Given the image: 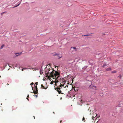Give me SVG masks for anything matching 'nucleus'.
<instances>
[{
	"label": "nucleus",
	"mask_w": 123,
	"mask_h": 123,
	"mask_svg": "<svg viewBox=\"0 0 123 123\" xmlns=\"http://www.w3.org/2000/svg\"><path fill=\"white\" fill-rule=\"evenodd\" d=\"M25 69L24 68H23L22 69V71H23L24 70V69Z\"/></svg>",
	"instance_id": "nucleus-24"
},
{
	"label": "nucleus",
	"mask_w": 123,
	"mask_h": 123,
	"mask_svg": "<svg viewBox=\"0 0 123 123\" xmlns=\"http://www.w3.org/2000/svg\"><path fill=\"white\" fill-rule=\"evenodd\" d=\"M51 70H52V71L50 72V69H47L45 71V74L46 77H48L49 78L50 77H52L54 79H56L55 80L58 78L60 75L59 73L56 71L55 72V73H54L53 71H55L53 68H51Z\"/></svg>",
	"instance_id": "nucleus-1"
},
{
	"label": "nucleus",
	"mask_w": 123,
	"mask_h": 123,
	"mask_svg": "<svg viewBox=\"0 0 123 123\" xmlns=\"http://www.w3.org/2000/svg\"><path fill=\"white\" fill-rule=\"evenodd\" d=\"M91 88H92L93 89L96 90V86H93L92 85H91L90 86Z\"/></svg>",
	"instance_id": "nucleus-4"
},
{
	"label": "nucleus",
	"mask_w": 123,
	"mask_h": 123,
	"mask_svg": "<svg viewBox=\"0 0 123 123\" xmlns=\"http://www.w3.org/2000/svg\"><path fill=\"white\" fill-rule=\"evenodd\" d=\"M29 94H28V96H27V98H28V97L29 98Z\"/></svg>",
	"instance_id": "nucleus-22"
},
{
	"label": "nucleus",
	"mask_w": 123,
	"mask_h": 123,
	"mask_svg": "<svg viewBox=\"0 0 123 123\" xmlns=\"http://www.w3.org/2000/svg\"><path fill=\"white\" fill-rule=\"evenodd\" d=\"M4 46L5 45L4 44H3L2 45L0 49H2L3 48Z\"/></svg>",
	"instance_id": "nucleus-10"
},
{
	"label": "nucleus",
	"mask_w": 123,
	"mask_h": 123,
	"mask_svg": "<svg viewBox=\"0 0 123 123\" xmlns=\"http://www.w3.org/2000/svg\"><path fill=\"white\" fill-rule=\"evenodd\" d=\"M49 78V80H50V81H51L52 80V79L51 78H49Z\"/></svg>",
	"instance_id": "nucleus-18"
},
{
	"label": "nucleus",
	"mask_w": 123,
	"mask_h": 123,
	"mask_svg": "<svg viewBox=\"0 0 123 123\" xmlns=\"http://www.w3.org/2000/svg\"><path fill=\"white\" fill-rule=\"evenodd\" d=\"M34 84V83H33V82H32V83H31V84H30V85H33Z\"/></svg>",
	"instance_id": "nucleus-19"
},
{
	"label": "nucleus",
	"mask_w": 123,
	"mask_h": 123,
	"mask_svg": "<svg viewBox=\"0 0 123 123\" xmlns=\"http://www.w3.org/2000/svg\"><path fill=\"white\" fill-rule=\"evenodd\" d=\"M15 54L16 55V56H18V55H20L22 54V52H21L20 53H15Z\"/></svg>",
	"instance_id": "nucleus-5"
},
{
	"label": "nucleus",
	"mask_w": 123,
	"mask_h": 123,
	"mask_svg": "<svg viewBox=\"0 0 123 123\" xmlns=\"http://www.w3.org/2000/svg\"><path fill=\"white\" fill-rule=\"evenodd\" d=\"M54 82H55L54 81H52L51 82H50V84H53V83H54Z\"/></svg>",
	"instance_id": "nucleus-12"
},
{
	"label": "nucleus",
	"mask_w": 123,
	"mask_h": 123,
	"mask_svg": "<svg viewBox=\"0 0 123 123\" xmlns=\"http://www.w3.org/2000/svg\"><path fill=\"white\" fill-rule=\"evenodd\" d=\"M34 118L35 119V117L34 116H33Z\"/></svg>",
	"instance_id": "nucleus-30"
},
{
	"label": "nucleus",
	"mask_w": 123,
	"mask_h": 123,
	"mask_svg": "<svg viewBox=\"0 0 123 123\" xmlns=\"http://www.w3.org/2000/svg\"><path fill=\"white\" fill-rule=\"evenodd\" d=\"M66 86H67V87H68V85H66Z\"/></svg>",
	"instance_id": "nucleus-27"
},
{
	"label": "nucleus",
	"mask_w": 123,
	"mask_h": 123,
	"mask_svg": "<svg viewBox=\"0 0 123 123\" xmlns=\"http://www.w3.org/2000/svg\"><path fill=\"white\" fill-rule=\"evenodd\" d=\"M41 86L43 88V89H46L47 88V87L45 88V87L43 86V85L42 84L41 85Z\"/></svg>",
	"instance_id": "nucleus-7"
},
{
	"label": "nucleus",
	"mask_w": 123,
	"mask_h": 123,
	"mask_svg": "<svg viewBox=\"0 0 123 123\" xmlns=\"http://www.w3.org/2000/svg\"><path fill=\"white\" fill-rule=\"evenodd\" d=\"M35 96H36V97H37V95H36V94H35Z\"/></svg>",
	"instance_id": "nucleus-20"
},
{
	"label": "nucleus",
	"mask_w": 123,
	"mask_h": 123,
	"mask_svg": "<svg viewBox=\"0 0 123 123\" xmlns=\"http://www.w3.org/2000/svg\"><path fill=\"white\" fill-rule=\"evenodd\" d=\"M35 84L36 85H35V86H37V82H36L35 83Z\"/></svg>",
	"instance_id": "nucleus-16"
},
{
	"label": "nucleus",
	"mask_w": 123,
	"mask_h": 123,
	"mask_svg": "<svg viewBox=\"0 0 123 123\" xmlns=\"http://www.w3.org/2000/svg\"><path fill=\"white\" fill-rule=\"evenodd\" d=\"M53 113L54 114H55V112H53Z\"/></svg>",
	"instance_id": "nucleus-28"
},
{
	"label": "nucleus",
	"mask_w": 123,
	"mask_h": 123,
	"mask_svg": "<svg viewBox=\"0 0 123 123\" xmlns=\"http://www.w3.org/2000/svg\"><path fill=\"white\" fill-rule=\"evenodd\" d=\"M62 121H60V123H61V122H62Z\"/></svg>",
	"instance_id": "nucleus-23"
},
{
	"label": "nucleus",
	"mask_w": 123,
	"mask_h": 123,
	"mask_svg": "<svg viewBox=\"0 0 123 123\" xmlns=\"http://www.w3.org/2000/svg\"><path fill=\"white\" fill-rule=\"evenodd\" d=\"M26 99H27V100H29L28 98H27V97Z\"/></svg>",
	"instance_id": "nucleus-21"
},
{
	"label": "nucleus",
	"mask_w": 123,
	"mask_h": 123,
	"mask_svg": "<svg viewBox=\"0 0 123 123\" xmlns=\"http://www.w3.org/2000/svg\"><path fill=\"white\" fill-rule=\"evenodd\" d=\"M72 48H73V49H75V51H76V47H71V49Z\"/></svg>",
	"instance_id": "nucleus-13"
},
{
	"label": "nucleus",
	"mask_w": 123,
	"mask_h": 123,
	"mask_svg": "<svg viewBox=\"0 0 123 123\" xmlns=\"http://www.w3.org/2000/svg\"><path fill=\"white\" fill-rule=\"evenodd\" d=\"M64 86V85L63 84H61L59 86V88H63V86Z\"/></svg>",
	"instance_id": "nucleus-8"
},
{
	"label": "nucleus",
	"mask_w": 123,
	"mask_h": 123,
	"mask_svg": "<svg viewBox=\"0 0 123 123\" xmlns=\"http://www.w3.org/2000/svg\"><path fill=\"white\" fill-rule=\"evenodd\" d=\"M104 66H105V65H103V67H104Z\"/></svg>",
	"instance_id": "nucleus-26"
},
{
	"label": "nucleus",
	"mask_w": 123,
	"mask_h": 123,
	"mask_svg": "<svg viewBox=\"0 0 123 123\" xmlns=\"http://www.w3.org/2000/svg\"><path fill=\"white\" fill-rule=\"evenodd\" d=\"M111 68L110 67L109 68H107L106 69V71H111Z\"/></svg>",
	"instance_id": "nucleus-6"
},
{
	"label": "nucleus",
	"mask_w": 123,
	"mask_h": 123,
	"mask_svg": "<svg viewBox=\"0 0 123 123\" xmlns=\"http://www.w3.org/2000/svg\"><path fill=\"white\" fill-rule=\"evenodd\" d=\"M21 3V2H20V3L18 4V5L15 6H14L13 7H16L18 6L19 5V4Z\"/></svg>",
	"instance_id": "nucleus-11"
},
{
	"label": "nucleus",
	"mask_w": 123,
	"mask_h": 123,
	"mask_svg": "<svg viewBox=\"0 0 123 123\" xmlns=\"http://www.w3.org/2000/svg\"><path fill=\"white\" fill-rule=\"evenodd\" d=\"M59 55V54H54V55Z\"/></svg>",
	"instance_id": "nucleus-15"
},
{
	"label": "nucleus",
	"mask_w": 123,
	"mask_h": 123,
	"mask_svg": "<svg viewBox=\"0 0 123 123\" xmlns=\"http://www.w3.org/2000/svg\"><path fill=\"white\" fill-rule=\"evenodd\" d=\"M117 71L116 70H114L111 72L112 73H116Z\"/></svg>",
	"instance_id": "nucleus-9"
},
{
	"label": "nucleus",
	"mask_w": 123,
	"mask_h": 123,
	"mask_svg": "<svg viewBox=\"0 0 123 123\" xmlns=\"http://www.w3.org/2000/svg\"><path fill=\"white\" fill-rule=\"evenodd\" d=\"M34 86L35 88V90H33V88L32 86V89L33 90V93L35 94H37L38 93V89L37 86H35V85H34Z\"/></svg>",
	"instance_id": "nucleus-3"
},
{
	"label": "nucleus",
	"mask_w": 123,
	"mask_h": 123,
	"mask_svg": "<svg viewBox=\"0 0 123 123\" xmlns=\"http://www.w3.org/2000/svg\"><path fill=\"white\" fill-rule=\"evenodd\" d=\"M58 57H59V59H60V58H62V56H59V55H57Z\"/></svg>",
	"instance_id": "nucleus-14"
},
{
	"label": "nucleus",
	"mask_w": 123,
	"mask_h": 123,
	"mask_svg": "<svg viewBox=\"0 0 123 123\" xmlns=\"http://www.w3.org/2000/svg\"><path fill=\"white\" fill-rule=\"evenodd\" d=\"M5 13V12H2V13Z\"/></svg>",
	"instance_id": "nucleus-25"
},
{
	"label": "nucleus",
	"mask_w": 123,
	"mask_h": 123,
	"mask_svg": "<svg viewBox=\"0 0 123 123\" xmlns=\"http://www.w3.org/2000/svg\"><path fill=\"white\" fill-rule=\"evenodd\" d=\"M9 85V84H7V85Z\"/></svg>",
	"instance_id": "nucleus-29"
},
{
	"label": "nucleus",
	"mask_w": 123,
	"mask_h": 123,
	"mask_svg": "<svg viewBox=\"0 0 123 123\" xmlns=\"http://www.w3.org/2000/svg\"><path fill=\"white\" fill-rule=\"evenodd\" d=\"M84 120H85V118L84 117H83V119H82V120L84 121Z\"/></svg>",
	"instance_id": "nucleus-17"
},
{
	"label": "nucleus",
	"mask_w": 123,
	"mask_h": 123,
	"mask_svg": "<svg viewBox=\"0 0 123 123\" xmlns=\"http://www.w3.org/2000/svg\"><path fill=\"white\" fill-rule=\"evenodd\" d=\"M65 87L63 86V88H59V86H58V87L55 88V90L57 91L59 94H63L64 93L63 89Z\"/></svg>",
	"instance_id": "nucleus-2"
}]
</instances>
